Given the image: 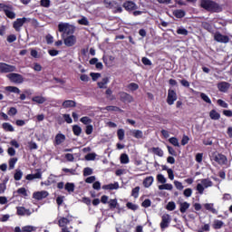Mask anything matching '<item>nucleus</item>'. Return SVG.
<instances>
[{
    "label": "nucleus",
    "instance_id": "obj_51",
    "mask_svg": "<svg viewBox=\"0 0 232 232\" xmlns=\"http://www.w3.org/2000/svg\"><path fill=\"white\" fill-rule=\"evenodd\" d=\"M175 208H177V205L175 204L174 201H169L167 204V209L168 211H175Z\"/></svg>",
    "mask_w": 232,
    "mask_h": 232
},
{
    "label": "nucleus",
    "instance_id": "obj_11",
    "mask_svg": "<svg viewBox=\"0 0 232 232\" xmlns=\"http://www.w3.org/2000/svg\"><path fill=\"white\" fill-rule=\"evenodd\" d=\"M122 7L124 8V10H126V12H134V10H137V4H135V2L133 1H125L122 5Z\"/></svg>",
    "mask_w": 232,
    "mask_h": 232
},
{
    "label": "nucleus",
    "instance_id": "obj_42",
    "mask_svg": "<svg viewBox=\"0 0 232 232\" xmlns=\"http://www.w3.org/2000/svg\"><path fill=\"white\" fill-rule=\"evenodd\" d=\"M163 185H160L159 186V189L162 190V189H167L168 191H171V189H173V185L169 184V183H162Z\"/></svg>",
    "mask_w": 232,
    "mask_h": 232
},
{
    "label": "nucleus",
    "instance_id": "obj_39",
    "mask_svg": "<svg viewBox=\"0 0 232 232\" xmlns=\"http://www.w3.org/2000/svg\"><path fill=\"white\" fill-rule=\"evenodd\" d=\"M110 209H115L119 208V203L117 202V198L110 199L108 202Z\"/></svg>",
    "mask_w": 232,
    "mask_h": 232
},
{
    "label": "nucleus",
    "instance_id": "obj_38",
    "mask_svg": "<svg viewBox=\"0 0 232 232\" xmlns=\"http://www.w3.org/2000/svg\"><path fill=\"white\" fill-rule=\"evenodd\" d=\"M105 110L107 111H120V113H122V109L117 107V106H113V105H109L105 107Z\"/></svg>",
    "mask_w": 232,
    "mask_h": 232
},
{
    "label": "nucleus",
    "instance_id": "obj_55",
    "mask_svg": "<svg viewBox=\"0 0 232 232\" xmlns=\"http://www.w3.org/2000/svg\"><path fill=\"white\" fill-rule=\"evenodd\" d=\"M157 180H158V182H160V184H165V182H166V178H165L164 175H162V174H158V175H157Z\"/></svg>",
    "mask_w": 232,
    "mask_h": 232
},
{
    "label": "nucleus",
    "instance_id": "obj_41",
    "mask_svg": "<svg viewBox=\"0 0 232 232\" xmlns=\"http://www.w3.org/2000/svg\"><path fill=\"white\" fill-rule=\"evenodd\" d=\"M78 24H82V26H90V21L86 16H82L80 20H78Z\"/></svg>",
    "mask_w": 232,
    "mask_h": 232
},
{
    "label": "nucleus",
    "instance_id": "obj_3",
    "mask_svg": "<svg viewBox=\"0 0 232 232\" xmlns=\"http://www.w3.org/2000/svg\"><path fill=\"white\" fill-rule=\"evenodd\" d=\"M212 166H227V157L220 152H213L210 156Z\"/></svg>",
    "mask_w": 232,
    "mask_h": 232
},
{
    "label": "nucleus",
    "instance_id": "obj_54",
    "mask_svg": "<svg viewBox=\"0 0 232 232\" xmlns=\"http://www.w3.org/2000/svg\"><path fill=\"white\" fill-rule=\"evenodd\" d=\"M126 206L128 209H131V211H137V209H139V207L131 202H128Z\"/></svg>",
    "mask_w": 232,
    "mask_h": 232
},
{
    "label": "nucleus",
    "instance_id": "obj_5",
    "mask_svg": "<svg viewBox=\"0 0 232 232\" xmlns=\"http://www.w3.org/2000/svg\"><path fill=\"white\" fill-rule=\"evenodd\" d=\"M7 79H9L11 82H14V84H23V82H24L23 75L15 72L9 73Z\"/></svg>",
    "mask_w": 232,
    "mask_h": 232
},
{
    "label": "nucleus",
    "instance_id": "obj_58",
    "mask_svg": "<svg viewBox=\"0 0 232 232\" xmlns=\"http://www.w3.org/2000/svg\"><path fill=\"white\" fill-rule=\"evenodd\" d=\"M86 135H92L93 133V125H87L85 129Z\"/></svg>",
    "mask_w": 232,
    "mask_h": 232
},
{
    "label": "nucleus",
    "instance_id": "obj_24",
    "mask_svg": "<svg viewBox=\"0 0 232 232\" xmlns=\"http://www.w3.org/2000/svg\"><path fill=\"white\" fill-rule=\"evenodd\" d=\"M32 101L36 102V104H44L46 102V99L44 96H34Z\"/></svg>",
    "mask_w": 232,
    "mask_h": 232
},
{
    "label": "nucleus",
    "instance_id": "obj_45",
    "mask_svg": "<svg viewBox=\"0 0 232 232\" xmlns=\"http://www.w3.org/2000/svg\"><path fill=\"white\" fill-rule=\"evenodd\" d=\"M90 175H93V169L90 167H86L83 169V177H90Z\"/></svg>",
    "mask_w": 232,
    "mask_h": 232
},
{
    "label": "nucleus",
    "instance_id": "obj_34",
    "mask_svg": "<svg viewBox=\"0 0 232 232\" xmlns=\"http://www.w3.org/2000/svg\"><path fill=\"white\" fill-rule=\"evenodd\" d=\"M121 164H130V157L126 153H122L120 157Z\"/></svg>",
    "mask_w": 232,
    "mask_h": 232
},
{
    "label": "nucleus",
    "instance_id": "obj_56",
    "mask_svg": "<svg viewBox=\"0 0 232 232\" xmlns=\"http://www.w3.org/2000/svg\"><path fill=\"white\" fill-rule=\"evenodd\" d=\"M203 158H204V154H203V153H198V154H196L195 160H196V162H198V164H201Z\"/></svg>",
    "mask_w": 232,
    "mask_h": 232
},
{
    "label": "nucleus",
    "instance_id": "obj_37",
    "mask_svg": "<svg viewBox=\"0 0 232 232\" xmlns=\"http://www.w3.org/2000/svg\"><path fill=\"white\" fill-rule=\"evenodd\" d=\"M6 17H8V19H15V13L12 11V9L7 8L5 9V13Z\"/></svg>",
    "mask_w": 232,
    "mask_h": 232
},
{
    "label": "nucleus",
    "instance_id": "obj_29",
    "mask_svg": "<svg viewBox=\"0 0 232 232\" xmlns=\"http://www.w3.org/2000/svg\"><path fill=\"white\" fill-rule=\"evenodd\" d=\"M80 122H82V124H84L85 126H90L92 125V122H93V121L88 116H83L80 119Z\"/></svg>",
    "mask_w": 232,
    "mask_h": 232
},
{
    "label": "nucleus",
    "instance_id": "obj_50",
    "mask_svg": "<svg viewBox=\"0 0 232 232\" xmlns=\"http://www.w3.org/2000/svg\"><path fill=\"white\" fill-rule=\"evenodd\" d=\"M7 115H9V117H14L17 115V108L11 107L7 111Z\"/></svg>",
    "mask_w": 232,
    "mask_h": 232
},
{
    "label": "nucleus",
    "instance_id": "obj_33",
    "mask_svg": "<svg viewBox=\"0 0 232 232\" xmlns=\"http://www.w3.org/2000/svg\"><path fill=\"white\" fill-rule=\"evenodd\" d=\"M105 95H106V99H108L109 101H115V95H113V91H111V89L108 88L105 91Z\"/></svg>",
    "mask_w": 232,
    "mask_h": 232
},
{
    "label": "nucleus",
    "instance_id": "obj_7",
    "mask_svg": "<svg viewBox=\"0 0 232 232\" xmlns=\"http://www.w3.org/2000/svg\"><path fill=\"white\" fill-rule=\"evenodd\" d=\"M169 224H171V216H169V214H164L161 217V222L160 224L161 231L168 229V227H169Z\"/></svg>",
    "mask_w": 232,
    "mask_h": 232
},
{
    "label": "nucleus",
    "instance_id": "obj_49",
    "mask_svg": "<svg viewBox=\"0 0 232 232\" xmlns=\"http://www.w3.org/2000/svg\"><path fill=\"white\" fill-rule=\"evenodd\" d=\"M9 169H14L15 168V164H17V158H11L9 160Z\"/></svg>",
    "mask_w": 232,
    "mask_h": 232
},
{
    "label": "nucleus",
    "instance_id": "obj_32",
    "mask_svg": "<svg viewBox=\"0 0 232 232\" xmlns=\"http://www.w3.org/2000/svg\"><path fill=\"white\" fill-rule=\"evenodd\" d=\"M188 209H189V203L185 201V202H182V203L179 204L180 213H186V211H188Z\"/></svg>",
    "mask_w": 232,
    "mask_h": 232
},
{
    "label": "nucleus",
    "instance_id": "obj_57",
    "mask_svg": "<svg viewBox=\"0 0 232 232\" xmlns=\"http://www.w3.org/2000/svg\"><path fill=\"white\" fill-rule=\"evenodd\" d=\"M218 106H220L221 108H228V104H227V102H226L224 100H221V99H219V100H218Z\"/></svg>",
    "mask_w": 232,
    "mask_h": 232
},
{
    "label": "nucleus",
    "instance_id": "obj_21",
    "mask_svg": "<svg viewBox=\"0 0 232 232\" xmlns=\"http://www.w3.org/2000/svg\"><path fill=\"white\" fill-rule=\"evenodd\" d=\"M110 82V79L108 77L103 78L101 82H97L98 88L101 90L107 88L106 84Z\"/></svg>",
    "mask_w": 232,
    "mask_h": 232
},
{
    "label": "nucleus",
    "instance_id": "obj_19",
    "mask_svg": "<svg viewBox=\"0 0 232 232\" xmlns=\"http://www.w3.org/2000/svg\"><path fill=\"white\" fill-rule=\"evenodd\" d=\"M204 208L205 209H207V211H210V213H213V215H218V211L216 210L215 205L213 203H206L204 204Z\"/></svg>",
    "mask_w": 232,
    "mask_h": 232
},
{
    "label": "nucleus",
    "instance_id": "obj_62",
    "mask_svg": "<svg viewBox=\"0 0 232 232\" xmlns=\"http://www.w3.org/2000/svg\"><path fill=\"white\" fill-rule=\"evenodd\" d=\"M179 82L184 88H189V82L188 80L182 79L179 81Z\"/></svg>",
    "mask_w": 232,
    "mask_h": 232
},
{
    "label": "nucleus",
    "instance_id": "obj_46",
    "mask_svg": "<svg viewBox=\"0 0 232 232\" xmlns=\"http://www.w3.org/2000/svg\"><path fill=\"white\" fill-rule=\"evenodd\" d=\"M140 191V187H135L131 190V197L134 198H139V192Z\"/></svg>",
    "mask_w": 232,
    "mask_h": 232
},
{
    "label": "nucleus",
    "instance_id": "obj_44",
    "mask_svg": "<svg viewBox=\"0 0 232 232\" xmlns=\"http://www.w3.org/2000/svg\"><path fill=\"white\" fill-rule=\"evenodd\" d=\"M14 180H21L23 179V171L21 169H16L14 175Z\"/></svg>",
    "mask_w": 232,
    "mask_h": 232
},
{
    "label": "nucleus",
    "instance_id": "obj_4",
    "mask_svg": "<svg viewBox=\"0 0 232 232\" xmlns=\"http://www.w3.org/2000/svg\"><path fill=\"white\" fill-rule=\"evenodd\" d=\"M72 218H73V217L69 214L66 216V218L61 217L58 219V226L59 227H62V232H70V228H68L66 226L72 222Z\"/></svg>",
    "mask_w": 232,
    "mask_h": 232
},
{
    "label": "nucleus",
    "instance_id": "obj_18",
    "mask_svg": "<svg viewBox=\"0 0 232 232\" xmlns=\"http://www.w3.org/2000/svg\"><path fill=\"white\" fill-rule=\"evenodd\" d=\"M48 197V192L46 191H37L33 194V198L35 200H43V198H46Z\"/></svg>",
    "mask_w": 232,
    "mask_h": 232
},
{
    "label": "nucleus",
    "instance_id": "obj_64",
    "mask_svg": "<svg viewBox=\"0 0 232 232\" xmlns=\"http://www.w3.org/2000/svg\"><path fill=\"white\" fill-rule=\"evenodd\" d=\"M95 157H97V155L95 153H89L85 156V159L87 160H93L95 159Z\"/></svg>",
    "mask_w": 232,
    "mask_h": 232
},
{
    "label": "nucleus",
    "instance_id": "obj_35",
    "mask_svg": "<svg viewBox=\"0 0 232 232\" xmlns=\"http://www.w3.org/2000/svg\"><path fill=\"white\" fill-rule=\"evenodd\" d=\"M72 133L76 137H79V136H81V133H82V129L79 125H73L72 126Z\"/></svg>",
    "mask_w": 232,
    "mask_h": 232
},
{
    "label": "nucleus",
    "instance_id": "obj_23",
    "mask_svg": "<svg viewBox=\"0 0 232 232\" xmlns=\"http://www.w3.org/2000/svg\"><path fill=\"white\" fill-rule=\"evenodd\" d=\"M173 15L176 16L177 19H182V17L186 16V11L182 9L175 10Z\"/></svg>",
    "mask_w": 232,
    "mask_h": 232
},
{
    "label": "nucleus",
    "instance_id": "obj_1",
    "mask_svg": "<svg viewBox=\"0 0 232 232\" xmlns=\"http://www.w3.org/2000/svg\"><path fill=\"white\" fill-rule=\"evenodd\" d=\"M200 7L207 12H210V14H219V12H222V6L213 0H201Z\"/></svg>",
    "mask_w": 232,
    "mask_h": 232
},
{
    "label": "nucleus",
    "instance_id": "obj_61",
    "mask_svg": "<svg viewBox=\"0 0 232 232\" xmlns=\"http://www.w3.org/2000/svg\"><path fill=\"white\" fill-rule=\"evenodd\" d=\"M90 76L92 77V81H97V79H99L101 77V73L100 72H91Z\"/></svg>",
    "mask_w": 232,
    "mask_h": 232
},
{
    "label": "nucleus",
    "instance_id": "obj_28",
    "mask_svg": "<svg viewBox=\"0 0 232 232\" xmlns=\"http://www.w3.org/2000/svg\"><path fill=\"white\" fill-rule=\"evenodd\" d=\"M209 117L212 121H218L220 119V113H218L215 109H213L209 112Z\"/></svg>",
    "mask_w": 232,
    "mask_h": 232
},
{
    "label": "nucleus",
    "instance_id": "obj_31",
    "mask_svg": "<svg viewBox=\"0 0 232 232\" xmlns=\"http://www.w3.org/2000/svg\"><path fill=\"white\" fill-rule=\"evenodd\" d=\"M65 191H68V193H73L75 191V184L67 182L64 186Z\"/></svg>",
    "mask_w": 232,
    "mask_h": 232
},
{
    "label": "nucleus",
    "instance_id": "obj_10",
    "mask_svg": "<svg viewBox=\"0 0 232 232\" xmlns=\"http://www.w3.org/2000/svg\"><path fill=\"white\" fill-rule=\"evenodd\" d=\"M28 19L26 17L23 18H17L14 23H13V28L15 30V32H21V27L26 23Z\"/></svg>",
    "mask_w": 232,
    "mask_h": 232
},
{
    "label": "nucleus",
    "instance_id": "obj_16",
    "mask_svg": "<svg viewBox=\"0 0 232 232\" xmlns=\"http://www.w3.org/2000/svg\"><path fill=\"white\" fill-rule=\"evenodd\" d=\"M230 87L231 84L227 82H221L218 83V89L219 90V92H222L223 93H226V92H227Z\"/></svg>",
    "mask_w": 232,
    "mask_h": 232
},
{
    "label": "nucleus",
    "instance_id": "obj_48",
    "mask_svg": "<svg viewBox=\"0 0 232 232\" xmlns=\"http://www.w3.org/2000/svg\"><path fill=\"white\" fill-rule=\"evenodd\" d=\"M200 98L202 101L207 102V104H211V99H209V96L204 92H200Z\"/></svg>",
    "mask_w": 232,
    "mask_h": 232
},
{
    "label": "nucleus",
    "instance_id": "obj_43",
    "mask_svg": "<svg viewBox=\"0 0 232 232\" xmlns=\"http://www.w3.org/2000/svg\"><path fill=\"white\" fill-rule=\"evenodd\" d=\"M169 142L172 144V146H176V148H180V144L179 143V139H177L176 137L169 138Z\"/></svg>",
    "mask_w": 232,
    "mask_h": 232
},
{
    "label": "nucleus",
    "instance_id": "obj_59",
    "mask_svg": "<svg viewBox=\"0 0 232 232\" xmlns=\"http://www.w3.org/2000/svg\"><path fill=\"white\" fill-rule=\"evenodd\" d=\"M189 142V136L188 135H183L182 140H181V146H186Z\"/></svg>",
    "mask_w": 232,
    "mask_h": 232
},
{
    "label": "nucleus",
    "instance_id": "obj_13",
    "mask_svg": "<svg viewBox=\"0 0 232 232\" xmlns=\"http://www.w3.org/2000/svg\"><path fill=\"white\" fill-rule=\"evenodd\" d=\"M120 101L121 102H133V96L129 94L128 92H120Z\"/></svg>",
    "mask_w": 232,
    "mask_h": 232
},
{
    "label": "nucleus",
    "instance_id": "obj_6",
    "mask_svg": "<svg viewBox=\"0 0 232 232\" xmlns=\"http://www.w3.org/2000/svg\"><path fill=\"white\" fill-rule=\"evenodd\" d=\"M17 67L15 65H10L6 63H0V73H12L16 72Z\"/></svg>",
    "mask_w": 232,
    "mask_h": 232
},
{
    "label": "nucleus",
    "instance_id": "obj_25",
    "mask_svg": "<svg viewBox=\"0 0 232 232\" xmlns=\"http://www.w3.org/2000/svg\"><path fill=\"white\" fill-rule=\"evenodd\" d=\"M130 133L134 139H142L144 137V133L140 130H133Z\"/></svg>",
    "mask_w": 232,
    "mask_h": 232
},
{
    "label": "nucleus",
    "instance_id": "obj_12",
    "mask_svg": "<svg viewBox=\"0 0 232 232\" xmlns=\"http://www.w3.org/2000/svg\"><path fill=\"white\" fill-rule=\"evenodd\" d=\"M63 43L65 46L72 47L77 43V38L73 34L65 36V38H63Z\"/></svg>",
    "mask_w": 232,
    "mask_h": 232
},
{
    "label": "nucleus",
    "instance_id": "obj_63",
    "mask_svg": "<svg viewBox=\"0 0 232 232\" xmlns=\"http://www.w3.org/2000/svg\"><path fill=\"white\" fill-rule=\"evenodd\" d=\"M34 230V228L32 226H25V227H22V232H32Z\"/></svg>",
    "mask_w": 232,
    "mask_h": 232
},
{
    "label": "nucleus",
    "instance_id": "obj_8",
    "mask_svg": "<svg viewBox=\"0 0 232 232\" xmlns=\"http://www.w3.org/2000/svg\"><path fill=\"white\" fill-rule=\"evenodd\" d=\"M214 41H216V43L227 44V43H229V36L222 34L220 32H216L214 34Z\"/></svg>",
    "mask_w": 232,
    "mask_h": 232
},
{
    "label": "nucleus",
    "instance_id": "obj_30",
    "mask_svg": "<svg viewBox=\"0 0 232 232\" xmlns=\"http://www.w3.org/2000/svg\"><path fill=\"white\" fill-rule=\"evenodd\" d=\"M213 229H222L224 227V222L222 220L216 219L212 225Z\"/></svg>",
    "mask_w": 232,
    "mask_h": 232
},
{
    "label": "nucleus",
    "instance_id": "obj_53",
    "mask_svg": "<svg viewBox=\"0 0 232 232\" xmlns=\"http://www.w3.org/2000/svg\"><path fill=\"white\" fill-rule=\"evenodd\" d=\"M124 135H125L124 129H119L117 130V137L119 140H122L124 139Z\"/></svg>",
    "mask_w": 232,
    "mask_h": 232
},
{
    "label": "nucleus",
    "instance_id": "obj_17",
    "mask_svg": "<svg viewBox=\"0 0 232 232\" xmlns=\"http://www.w3.org/2000/svg\"><path fill=\"white\" fill-rule=\"evenodd\" d=\"M64 140H66V136L63 133L56 134L54 138V146H61V144H63Z\"/></svg>",
    "mask_w": 232,
    "mask_h": 232
},
{
    "label": "nucleus",
    "instance_id": "obj_60",
    "mask_svg": "<svg viewBox=\"0 0 232 232\" xmlns=\"http://www.w3.org/2000/svg\"><path fill=\"white\" fill-rule=\"evenodd\" d=\"M142 208H150L151 206V200L150 198L145 199L141 203Z\"/></svg>",
    "mask_w": 232,
    "mask_h": 232
},
{
    "label": "nucleus",
    "instance_id": "obj_47",
    "mask_svg": "<svg viewBox=\"0 0 232 232\" xmlns=\"http://www.w3.org/2000/svg\"><path fill=\"white\" fill-rule=\"evenodd\" d=\"M177 34H178V35H188V34H189V32L188 31V29H186L184 27H179L177 29Z\"/></svg>",
    "mask_w": 232,
    "mask_h": 232
},
{
    "label": "nucleus",
    "instance_id": "obj_14",
    "mask_svg": "<svg viewBox=\"0 0 232 232\" xmlns=\"http://www.w3.org/2000/svg\"><path fill=\"white\" fill-rule=\"evenodd\" d=\"M16 215H18V217H24V215H26V217H30V215H32V211L24 207H16Z\"/></svg>",
    "mask_w": 232,
    "mask_h": 232
},
{
    "label": "nucleus",
    "instance_id": "obj_52",
    "mask_svg": "<svg viewBox=\"0 0 232 232\" xmlns=\"http://www.w3.org/2000/svg\"><path fill=\"white\" fill-rule=\"evenodd\" d=\"M201 26H202V28H204V30H208V32H211L213 30V27L208 22H203L201 24Z\"/></svg>",
    "mask_w": 232,
    "mask_h": 232
},
{
    "label": "nucleus",
    "instance_id": "obj_9",
    "mask_svg": "<svg viewBox=\"0 0 232 232\" xmlns=\"http://www.w3.org/2000/svg\"><path fill=\"white\" fill-rule=\"evenodd\" d=\"M178 96H177V92L173 89H169L168 90V96H167V103L169 106H173L175 104V101H177Z\"/></svg>",
    "mask_w": 232,
    "mask_h": 232
},
{
    "label": "nucleus",
    "instance_id": "obj_22",
    "mask_svg": "<svg viewBox=\"0 0 232 232\" xmlns=\"http://www.w3.org/2000/svg\"><path fill=\"white\" fill-rule=\"evenodd\" d=\"M154 179L153 176H149L143 179L144 188H150L153 184Z\"/></svg>",
    "mask_w": 232,
    "mask_h": 232
},
{
    "label": "nucleus",
    "instance_id": "obj_36",
    "mask_svg": "<svg viewBox=\"0 0 232 232\" xmlns=\"http://www.w3.org/2000/svg\"><path fill=\"white\" fill-rule=\"evenodd\" d=\"M2 128L5 131H14V126H12V124H10L9 122H4L2 124Z\"/></svg>",
    "mask_w": 232,
    "mask_h": 232
},
{
    "label": "nucleus",
    "instance_id": "obj_2",
    "mask_svg": "<svg viewBox=\"0 0 232 232\" xmlns=\"http://www.w3.org/2000/svg\"><path fill=\"white\" fill-rule=\"evenodd\" d=\"M58 32L62 34L63 39L75 34V25H72L69 23H61L58 24Z\"/></svg>",
    "mask_w": 232,
    "mask_h": 232
},
{
    "label": "nucleus",
    "instance_id": "obj_26",
    "mask_svg": "<svg viewBox=\"0 0 232 232\" xmlns=\"http://www.w3.org/2000/svg\"><path fill=\"white\" fill-rule=\"evenodd\" d=\"M5 90V92H9V93H21V90L15 86H6Z\"/></svg>",
    "mask_w": 232,
    "mask_h": 232
},
{
    "label": "nucleus",
    "instance_id": "obj_27",
    "mask_svg": "<svg viewBox=\"0 0 232 232\" xmlns=\"http://www.w3.org/2000/svg\"><path fill=\"white\" fill-rule=\"evenodd\" d=\"M150 151H152L154 155H158V157H164V151L159 147L151 148Z\"/></svg>",
    "mask_w": 232,
    "mask_h": 232
},
{
    "label": "nucleus",
    "instance_id": "obj_20",
    "mask_svg": "<svg viewBox=\"0 0 232 232\" xmlns=\"http://www.w3.org/2000/svg\"><path fill=\"white\" fill-rule=\"evenodd\" d=\"M62 106L63 108H75V106H77V102L73 100H65Z\"/></svg>",
    "mask_w": 232,
    "mask_h": 232
},
{
    "label": "nucleus",
    "instance_id": "obj_40",
    "mask_svg": "<svg viewBox=\"0 0 232 232\" xmlns=\"http://www.w3.org/2000/svg\"><path fill=\"white\" fill-rule=\"evenodd\" d=\"M201 185H203L204 188H211V186H213V181H211L209 179H203L201 180Z\"/></svg>",
    "mask_w": 232,
    "mask_h": 232
},
{
    "label": "nucleus",
    "instance_id": "obj_15",
    "mask_svg": "<svg viewBox=\"0 0 232 232\" xmlns=\"http://www.w3.org/2000/svg\"><path fill=\"white\" fill-rule=\"evenodd\" d=\"M34 179H43V172L40 169H36V173L34 174H28L25 176L26 180H34Z\"/></svg>",
    "mask_w": 232,
    "mask_h": 232
}]
</instances>
